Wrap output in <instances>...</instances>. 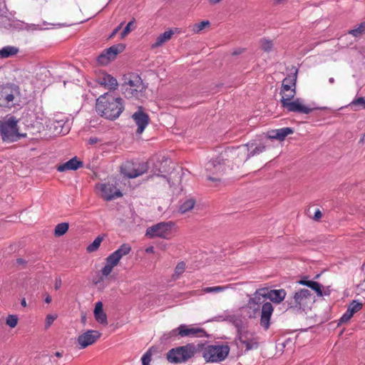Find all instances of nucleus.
Segmentation results:
<instances>
[{
    "mask_svg": "<svg viewBox=\"0 0 365 365\" xmlns=\"http://www.w3.org/2000/svg\"><path fill=\"white\" fill-rule=\"evenodd\" d=\"M296 81L297 76L296 75H290L286 77L282 81V88L280 92L287 91L294 88H296Z\"/></svg>",
    "mask_w": 365,
    "mask_h": 365,
    "instance_id": "cd10ccee",
    "label": "nucleus"
},
{
    "mask_svg": "<svg viewBox=\"0 0 365 365\" xmlns=\"http://www.w3.org/2000/svg\"><path fill=\"white\" fill-rule=\"evenodd\" d=\"M57 314H47L45 319V329H48L53 322L57 319Z\"/></svg>",
    "mask_w": 365,
    "mask_h": 365,
    "instance_id": "37998d69",
    "label": "nucleus"
},
{
    "mask_svg": "<svg viewBox=\"0 0 365 365\" xmlns=\"http://www.w3.org/2000/svg\"><path fill=\"white\" fill-rule=\"evenodd\" d=\"M175 223L172 221L161 222L147 228L145 236L149 238H163L170 240L172 237Z\"/></svg>",
    "mask_w": 365,
    "mask_h": 365,
    "instance_id": "9d476101",
    "label": "nucleus"
},
{
    "mask_svg": "<svg viewBox=\"0 0 365 365\" xmlns=\"http://www.w3.org/2000/svg\"><path fill=\"white\" fill-rule=\"evenodd\" d=\"M16 263L18 264H24L25 263V262L23 259L19 258V259H16Z\"/></svg>",
    "mask_w": 365,
    "mask_h": 365,
    "instance_id": "6e6d98bb",
    "label": "nucleus"
},
{
    "mask_svg": "<svg viewBox=\"0 0 365 365\" xmlns=\"http://www.w3.org/2000/svg\"><path fill=\"white\" fill-rule=\"evenodd\" d=\"M210 26V22L208 20L202 21L198 24H195L190 26V30L193 34L200 33L205 28Z\"/></svg>",
    "mask_w": 365,
    "mask_h": 365,
    "instance_id": "2f4dec72",
    "label": "nucleus"
},
{
    "mask_svg": "<svg viewBox=\"0 0 365 365\" xmlns=\"http://www.w3.org/2000/svg\"><path fill=\"white\" fill-rule=\"evenodd\" d=\"M18 317L14 314H10L7 317L6 323L11 328H14L18 324Z\"/></svg>",
    "mask_w": 365,
    "mask_h": 365,
    "instance_id": "a19ab883",
    "label": "nucleus"
},
{
    "mask_svg": "<svg viewBox=\"0 0 365 365\" xmlns=\"http://www.w3.org/2000/svg\"><path fill=\"white\" fill-rule=\"evenodd\" d=\"M19 52V49L14 46H5L0 50L1 58H8L16 55Z\"/></svg>",
    "mask_w": 365,
    "mask_h": 365,
    "instance_id": "c756f323",
    "label": "nucleus"
},
{
    "mask_svg": "<svg viewBox=\"0 0 365 365\" xmlns=\"http://www.w3.org/2000/svg\"><path fill=\"white\" fill-rule=\"evenodd\" d=\"M55 133H56V134H61V135H65V133H66L65 132L62 131V129L61 130H59V131L56 130Z\"/></svg>",
    "mask_w": 365,
    "mask_h": 365,
    "instance_id": "13d9d810",
    "label": "nucleus"
},
{
    "mask_svg": "<svg viewBox=\"0 0 365 365\" xmlns=\"http://www.w3.org/2000/svg\"><path fill=\"white\" fill-rule=\"evenodd\" d=\"M125 48V46L123 43L113 45L110 48L103 51L98 56L97 61L100 65L106 66L111 61L114 60L118 54L122 53Z\"/></svg>",
    "mask_w": 365,
    "mask_h": 365,
    "instance_id": "f8f14e48",
    "label": "nucleus"
},
{
    "mask_svg": "<svg viewBox=\"0 0 365 365\" xmlns=\"http://www.w3.org/2000/svg\"><path fill=\"white\" fill-rule=\"evenodd\" d=\"M247 308L252 310L253 317H255L259 312L260 306L258 304H252L250 301L247 302Z\"/></svg>",
    "mask_w": 365,
    "mask_h": 365,
    "instance_id": "a18cd8bd",
    "label": "nucleus"
},
{
    "mask_svg": "<svg viewBox=\"0 0 365 365\" xmlns=\"http://www.w3.org/2000/svg\"><path fill=\"white\" fill-rule=\"evenodd\" d=\"M51 300H52L51 297L49 294H47L45 298V302L47 304H49V303H51Z\"/></svg>",
    "mask_w": 365,
    "mask_h": 365,
    "instance_id": "5fc2aeb1",
    "label": "nucleus"
},
{
    "mask_svg": "<svg viewBox=\"0 0 365 365\" xmlns=\"http://www.w3.org/2000/svg\"><path fill=\"white\" fill-rule=\"evenodd\" d=\"M267 298L275 304H280L286 297L287 292L284 289H272L266 292Z\"/></svg>",
    "mask_w": 365,
    "mask_h": 365,
    "instance_id": "4be33fe9",
    "label": "nucleus"
},
{
    "mask_svg": "<svg viewBox=\"0 0 365 365\" xmlns=\"http://www.w3.org/2000/svg\"><path fill=\"white\" fill-rule=\"evenodd\" d=\"M21 93L20 87L13 83L0 86V108L11 110L20 106Z\"/></svg>",
    "mask_w": 365,
    "mask_h": 365,
    "instance_id": "f03ea898",
    "label": "nucleus"
},
{
    "mask_svg": "<svg viewBox=\"0 0 365 365\" xmlns=\"http://www.w3.org/2000/svg\"><path fill=\"white\" fill-rule=\"evenodd\" d=\"M69 225L67 222H62L58 224L54 230V235L56 237L63 236L68 230Z\"/></svg>",
    "mask_w": 365,
    "mask_h": 365,
    "instance_id": "72a5a7b5",
    "label": "nucleus"
},
{
    "mask_svg": "<svg viewBox=\"0 0 365 365\" xmlns=\"http://www.w3.org/2000/svg\"><path fill=\"white\" fill-rule=\"evenodd\" d=\"M244 51H245L244 48H237V49H235V51H233V52L232 53V55L237 56V55L242 53Z\"/></svg>",
    "mask_w": 365,
    "mask_h": 365,
    "instance_id": "8fccbe9b",
    "label": "nucleus"
},
{
    "mask_svg": "<svg viewBox=\"0 0 365 365\" xmlns=\"http://www.w3.org/2000/svg\"><path fill=\"white\" fill-rule=\"evenodd\" d=\"M61 286V279H56L55 283V289H58Z\"/></svg>",
    "mask_w": 365,
    "mask_h": 365,
    "instance_id": "603ef678",
    "label": "nucleus"
},
{
    "mask_svg": "<svg viewBox=\"0 0 365 365\" xmlns=\"http://www.w3.org/2000/svg\"><path fill=\"white\" fill-rule=\"evenodd\" d=\"M195 205V201L194 199H189L185 200L180 207V212L181 213H185L190 210H191Z\"/></svg>",
    "mask_w": 365,
    "mask_h": 365,
    "instance_id": "f704fd0d",
    "label": "nucleus"
},
{
    "mask_svg": "<svg viewBox=\"0 0 365 365\" xmlns=\"http://www.w3.org/2000/svg\"><path fill=\"white\" fill-rule=\"evenodd\" d=\"M322 214L321 211L319 210H317L314 212V219L315 220H319L322 217Z\"/></svg>",
    "mask_w": 365,
    "mask_h": 365,
    "instance_id": "3c124183",
    "label": "nucleus"
},
{
    "mask_svg": "<svg viewBox=\"0 0 365 365\" xmlns=\"http://www.w3.org/2000/svg\"><path fill=\"white\" fill-rule=\"evenodd\" d=\"M195 352L194 345L188 344L169 350L166 354L168 361L173 364H180L192 358Z\"/></svg>",
    "mask_w": 365,
    "mask_h": 365,
    "instance_id": "0eeeda50",
    "label": "nucleus"
},
{
    "mask_svg": "<svg viewBox=\"0 0 365 365\" xmlns=\"http://www.w3.org/2000/svg\"><path fill=\"white\" fill-rule=\"evenodd\" d=\"M247 143H251L252 146L249 147V158L251 157L259 155L265 150V145L264 144L257 145L254 140L250 141Z\"/></svg>",
    "mask_w": 365,
    "mask_h": 365,
    "instance_id": "c85d7f7f",
    "label": "nucleus"
},
{
    "mask_svg": "<svg viewBox=\"0 0 365 365\" xmlns=\"http://www.w3.org/2000/svg\"><path fill=\"white\" fill-rule=\"evenodd\" d=\"M103 240V237H102L101 235L98 236L94 240V241L87 247V248H86L87 252H93L96 251L99 248Z\"/></svg>",
    "mask_w": 365,
    "mask_h": 365,
    "instance_id": "c9c22d12",
    "label": "nucleus"
},
{
    "mask_svg": "<svg viewBox=\"0 0 365 365\" xmlns=\"http://www.w3.org/2000/svg\"><path fill=\"white\" fill-rule=\"evenodd\" d=\"M350 106L354 108L355 110L359 108H365V99L363 97L357 98L351 103Z\"/></svg>",
    "mask_w": 365,
    "mask_h": 365,
    "instance_id": "58836bf2",
    "label": "nucleus"
},
{
    "mask_svg": "<svg viewBox=\"0 0 365 365\" xmlns=\"http://www.w3.org/2000/svg\"><path fill=\"white\" fill-rule=\"evenodd\" d=\"M313 301L312 295L307 289H300L296 291L293 296L287 300L288 307L294 309H303Z\"/></svg>",
    "mask_w": 365,
    "mask_h": 365,
    "instance_id": "1a4fd4ad",
    "label": "nucleus"
},
{
    "mask_svg": "<svg viewBox=\"0 0 365 365\" xmlns=\"http://www.w3.org/2000/svg\"><path fill=\"white\" fill-rule=\"evenodd\" d=\"M229 155L227 152L222 153L205 165L206 176L209 181L216 184L221 182L228 168L226 161Z\"/></svg>",
    "mask_w": 365,
    "mask_h": 365,
    "instance_id": "7ed1b4c3",
    "label": "nucleus"
},
{
    "mask_svg": "<svg viewBox=\"0 0 365 365\" xmlns=\"http://www.w3.org/2000/svg\"><path fill=\"white\" fill-rule=\"evenodd\" d=\"M143 365H149L151 361V354L150 351L145 353L141 359Z\"/></svg>",
    "mask_w": 365,
    "mask_h": 365,
    "instance_id": "de8ad7c7",
    "label": "nucleus"
},
{
    "mask_svg": "<svg viewBox=\"0 0 365 365\" xmlns=\"http://www.w3.org/2000/svg\"><path fill=\"white\" fill-rule=\"evenodd\" d=\"M122 89L125 97L138 99L143 96L145 87L137 73H130L123 75Z\"/></svg>",
    "mask_w": 365,
    "mask_h": 365,
    "instance_id": "20e7f679",
    "label": "nucleus"
},
{
    "mask_svg": "<svg viewBox=\"0 0 365 365\" xmlns=\"http://www.w3.org/2000/svg\"><path fill=\"white\" fill-rule=\"evenodd\" d=\"M229 352L227 345H209L204 348L202 356L207 362H220L226 359Z\"/></svg>",
    "mask_w": 365,
    "mask_h": 365,
    "instance_id": "9b49d317",
    "label": "nucleus"
},
{
    "mask_svg": "<svg viewBox=\"0 0 365 365\" xmlns=\"http://www.w3.org/2000/svg\"><path fill=\"white\" fill-rule=\"evenodd\" d=\"M123 23H121L118 26H117L113 31V32L111 33V34L110 35L109 38H113L116 34L122 28V26H123Z\"/></svg>",
    "mask_w": 365,
    "mask_h": 365,
    "instance_id": "09e8293b",
    "label": "nucleus"
},
{
    "mask_svg": "<svg viewBox=\"0 0 365 365\" xmlns=\"http://www.w3.org/2000/svg\"><path fill=\"white\" fill-rule=\"evenodd\" d=\"M280 95L282 96L280 100L282 107L288 112L309 114L316 109L304 105L299 98L293 100L296 95V88L287 91L280 92Z\"/></svg>",
    "mask_w": 365,
    "mask_h": 365,
    "instance_id": "423d86ee",
    "label": "nucleus"
},
{
    "mask_svg": "<svg viewBox=\"0 0 365 365\" xmlns=\"http://www.w3.org/2000/svg\"><path fill=\"white\" fill-rule=\"evenodd\" d=\"M113 267L106 263V265L102 268L101 273L105 277H107L113 271Z\"/></svg>",
    "mask_w": 365,
    "mask_h": 365,
    "instance_id": "49530a36",
    "label": "nucleus"
},
{
    "mask_svg": "<svg viewBox=\"0 0 365 365\" xmlns=\"http://www.w3.org/2000/svg\"><path fill=\"white\" fill-rule=\"evenodd\" d=\"M96 187L101 190V197L106 201L112 200L123 195L120 190L110 183L98 184Z\"/></svg>",
    "mask_w": 365,
    "mask_h": 365,
    "instance_id": "2eb2a0df",
    "label": "nucleus"
},
{
    "mask_svg": "<svg viewBox=\"0 0 365 365\" xmlns=\"http://www.w3.org/2000/svg\"><path fill=\"white\" fill-rule=\"evenodd\" d=\"M131 251V247L129 244L124 243L120 246V247L113 252L116 256H118L120 259L123 257L128 255Z\"/></svg>",
    "mask_w": 365,
    "mask_h": 365,
    "instance_id": "473e14b6",
    "label": "nucleus"
},
{
    "mask_svg": "<svg viewBox=\"0 0 365 365\" xmlns=\"http://www.w3.org/2000/svg\"><path fill=\"white\" fill-rule=\"evenodd\" d=\"M96 109L101 116L106 119L115 120L120 116L124 106L122 98H115L106 93L97 98Z\"/></svg>",
    "mask_w": 365,
    "mask_h": 365,
    "instance_id": "f257e3e1",
    "label": "nucleus"
},
{
    "mask_svg": "<svg viewBox=\"0 0 365 365\" xmlns=\"http://www.w3.org/2000/svg\"><path fill=\"white\" fill-rule=\"evenodd\" d=\"M362 307V303L358 302L355 300L352 301L349 305L346 312L340 318L339 324L347 323L355 313L361 309Z\"/></svg>",
    "mask_w": 365,
    "mask_h": 365,
    "instance_id": "a211bd4d",
    "label": "nucleus"
},
{
    "mask_svg": "<svg viewBox=\"0 0 365 365\" xmlns=\"http://www.w3.org/2000/svg\"><path fill=\"white\" fill-rule=\"evenodd\" d=\"M98 83L110 90H115L118 86L117 80L108 73H103L100 76Z\"/></svg>",
    "mask_w": 365,
    "mask_h": 365,
    "instance_id": "5701e85b",
    "label": "nucleus"
},
{
    "mask_svg": "<svg viewBox=\"0 0 365 365\" xmlns=\"http://www.w3.org/2000/svg\"><path fill=\"white\" fill-rule=\"evenodd\" d=\"M57 123L59 125V126H61V122H57Z\"/></svg>",
    "mask_w": 365,
    "mask_h": 365,
    "instance_id": "680f3d73",
    "label": "nucleus"
},
{
    "mask_svg": "<svg viewBox=\"0 0 365 365\" xmlns=\"http://www.w3.org/2000/svg\"><path fill=\"white\" fill-rule=\"evenodd\" d=\"M101 336V333L97 330H88L80 334L77 338V344L81 349L95 344Z\"/></svg>",
    "mask_w": 365,
    "mask_h": 365,
    "instance_id": "4468645a",
    "label": "nucleus"
},
{
    "mask_svg": "<svg viewBox=\"0 0 365 365\" xmlns=\"http://www.w3.org/2000/svg\"><path fill=\"white\" fill-rule=\"evenodd\" d=\"M252 146L251 143H246L242 145L237 148L232 149L230 151H227L230 153L232 158H235L237 163H242L247 161L249 158V147Z\"/></svg>",
    "mask_w": 365,
    "mask_h": 365,
    "instance_id": "f3484780",
    "label": "nucleus"
},
{
    "mask_svg": "<svg viewBox=\"0 0 365 365\" xmlns=\"http://www.w3.org/2000/svg\"><path fill=\"white\" fill-rule=\"evenodd\" d=\"M173 34L172 30L165 31L157 37L155 42L151 45V48H155L163 46L172 38Z\"/></svg>",
    "mask_w": 365,
    "mask_h": 365,
    "instance_id": "393cba45",
    "label": "nucleus"
},
{
    "mask_svg": "<svg viewBox=\"0 0 365 365\" xmlns=\"http://www.w3.org/2000/svg\"><path fill=\"white\" fill-rule=\"evenodd\" d=\"M240 341L245 346L246 350L257 349L258 344L253 337L249 338L246 334H241L239 337Z\"/></svg>",
    "mask_w": 365,
    "mask_h": 365,
    "instance_id": "bb28decb",
    "label": "nucleus"
},
{
    "mask_svg": "<svg viewBox=\"0 0 365 365\" xmlns=\"http://www.w3.org/2000/svg\"><path fill=\"white\" fill-rule=\"evenodd\" d=\"M177 331V334L181 337H203L206 336V331L204 329L185 324L180 325L178 329H173L172 333L175 335Z\"/></svg>",
    "mask_w": 365,
    "mask_h": 365,
    "instance_id": "ddd939ff",
    "label": "nucleus"
},
{
    "mask_svg": "<svg viewBox=\"0 0 365 365\" xmlns=\"http://www.w3.org/2000/svg\"><path fill=\"white\" fill-rule=\"evenodd\" d=\"M145 172V170L142 168L140 169L135 168L133 167V164L132 163H126L121 167V173L128 178H135L141 175H143Z\"/></svg>",
    "mask_w": 365,
    "mask_h": 365,
    "instance_id": "6ab92c4d",
    "label": "nucleus"
},
{
    "mask_svg": "<svg viewBox=\"0 0 365 365\" xmlns=\"http://www.w3.org/2000/svg\"><path fill=\"white\" fill-rule=\"evenodd\" d=\"M146 253H153L154 252V248L153 247H149L145 249Z\"/></svg>",
    "mask_w": 365,
    "mask_h": 365,
    "instance_id": "864d4df0",
    "label": "nucleus"
},
{
    "mask_svg": "<svg viewBox=\"0 0 365 365\" xmlns=\"http://www.w3.org/2000/svg\"><path fill=\"white\" fill-rule=\"evenodd\" d=\"M83 167V162L78 160L76 157L71 158L68 161L59 165L57 167L58 172H65L66 170H76L79 168Z\"/></svg>",
    "mask_w": 365,
    "mask_h": 365,
    "instance_id": "aec40b11",
    "label": "nucleus"
},
{
    "mask_svg": "<svg viewBox=\"0 0 365 365\" xmlns=\"http://www.w3.org/2000/svg\"><path fill=\"white\" fill-rule=\"evenodd\" d=\"M18 122L19 120L16 117L11 116L0 123V133L4 141L14 142L21 136H25L19 133Z\"/></svg>",
    "mask_w": 365,
    "mask_h": 365,
    "instance_id": "6e6552de",
    "label": "nucleus"
},
{
    "mask_svg": "<svg viewBox=\"0 0 365 365\" xmlns=\"http://www.w3.org/2000/svg\"><path fill=\"white\" fill-rule=\"evenodd\" d=\"M292 133L293 130L291 128H282L269 131L267 138L283 140L287 135Z\"/></svg>",
    "mask_w": 365,
    "mask_h": 365,
    "instance_id": "412c9836",
    "label": "nucleus"
},
{
    "mask_svg": "<svg viewBox=\"0 0 365 365\" xmlns=\"http://www.w3.org/2000/svg\"><path fill=\"white\" fill-rule=\"evenodd\" d=\"M227 287L225 286H216V287H207L202 289V292L205 293H211V292H220L225 291Z\"/></svg>",
    "mask_w": 365,
    "mask_h": 365,
    "instance_id": "ea45409f",
    "label": "nucleus"
},
{
    "mask_svg": "<svg viewBox=\"0 0 365 365\" xmlns=\"http://www.w3.org/2000/svg\"><path fill=\"white\" fill-rule=\"evenodd\" d=\"M267 293L264 289L257 290L252 297L248 301L255 304L261 305V315H260V325L265 329L267 330L270 325V319L274 312V307L271 302H266Z\"/></svg>",
    "mask_w": 365,
    "mask_h": 365,
    "instance_id": "39448f33",
    "label": "nucleus"
},
{
    "mask_svg": "<svg viewBox=\"0 0 365 365\" xmlns=\"http://www.w3.org/2000/svg\"><path fill=\"white\" fill-rule=\"evenodd\" d=\"M260 48L264 52L271 51L273 48L272 41L267 39V38L261 39L260 40Z\"/></svg>",
    "mask_w": 365,
    "mask_h": 365,
    "instance_id": "e433bc0d",
    "label": "nucleus"
},
{
    "mask_svg": "<svg viewBox=\"0 0 365 365\" xmlns=\"http://www.w3.org/2000/svg\"><path fill=\"white\" fill-rule=\"evenodd\" d=\"M132 118L138 125L137 133L141 134L149 123L148 115L143 112L142 108L140 107L138 111L133 114Z\"/></svg>",
    "mask_w": 365,
    "mask_h": 365,
    "instance_id": "dca6fc26",
    "label": "nucleus"
},
{
    "mask_svg": "<svg viewBox=\"0 0 365 365\" xmlns=\"http://www.w3.org/2000/svg\"><path fill=\"white\" fill-rule=\"evenodd\" d=\"M348 34L356 38L365 34V21L358 24L354 29L349 30Z\"/></svg>",
    "mask_w": 365,
    "mask_h": 365,
    "instance_id": "7c9ffc66",
    "label": "nucleus"
},
{
    "mask_svg": "<svg viewBox=\"0 0 365 365\" xmlns=\"http://www.w3.org/2000/svg\"><path fill=\"white\" fill-rule=\"evenodd\" d=\"M329 82L330 83H334V78H329Z\"/></svg>",
    "mask_w": 365,
    "mask_h": 365,
    "instance_id": "052dcab7",
    "label": "nucleus"
},
{
    "mask_svg": "<svg viewBox=\"0 0 365 365\" xmlns=\"http://www.w3.org/2000/svg\"><path fill=\"white\" fill-rule=\"evenodd\" d=\"M55 355L57 356V357H61L62 356V354L61 352H58V351H56L55 353Z\"/></svg>",
    "mask_w": 365,
    "mask_h": 365,
    "instance_id": "bf43d9fd",
    "label": "nucleus"
},
{
    "mask_svg": "<svg viewBox=\"0 0 365 365\" xmlns=\"http://www.w3.org/2000/svg\"><path fill=\"white\" fill-rule=\"evenodd\" d=\"M21 304L23 306V307H26V299L24 298L21 299Z\"/></svg>",
    "mask_w": 365,
    "mask_h": 365,
    "instance_id": "4d7b16f0",
    "label": "nucleus"
},
{
    "mask_svg": "<svg viewBox=\"0 0 365 365\" xmlns=\"http://www.w3.org/2000/svg\"><path fill=\"white\" fill-rule=\"evenodd\" d=\"M299 284L307 286L314 291L318 297H322V285L320 284L317 282L307 280V279H301L298 282Z\"/></svg>",
    "mask_w": 365,
    "mask_h": 365,
    "instance_id": "a878e982",
    "label": "nucleus"
},
{
    "mask_svg": "<svg viewBox=\"0 0 365 365\" xmlns=\"http://www.w3.org/2000/svg\"><path fill=\"white\" fill-rule=\"evenodd\" d=\"M106 263L113 268L118 265L120 259L114 252L111 253L106 259Z\"/></svg>",
    "mask_w": 365,
    "mask_h": 365,
    "instance_id": "4c0bfd02",
    "label": "nucleus"
},
{
    "mask_svg": "<svg viewBox=\"0 0 365 365\" xmlns=\"http://www.w3.org/2000/svg\"><path fill=\"white\" fill-rule=\"evenodd\" d=\"M185 268H186V264L184 262H178L175 268L174 276H175L176 277H178L180 275H181L185 272Z\"/></svg>",
    "mask_w": 365,
    "mask_h": 365,
    "instance_id": "79ce46f5",
    "label": "nucleus"
},
{
    "mask_svg": "<svg viewBox=\"0 0 365 365\" xmlns=\"http://www.w3.org/2000/svg\"><path fill=\"white\" fill-rule=\"evenodd\" d=\"M94 316L96 320L102 324L107 325V316L103 309V303L101 302H98L96 304L94 309Z\"/></svg>",
    "mask_w": 365,
    "mask_h": 365,
    "instance_id": "b1692460",
    "label": "nucleus"
},
{
    "mask_svg": "<svg viewBox=\"0 0 365 365\" xmlns=\"http://www.w3.org/2000/svg\"><path fill=\"white\" fill-rule=\"evenodd\" d=\"M135 24V19H133L132 21L128 23V24L124 28L123 31L121 33V38H123L125 37L133 29V26Z\"/></svg>",
    "mask_w": 365,
    "mask_h": 365,
    "instance_id": "c03bdc74",
    "label": "nucleus"
}]
</instances>
